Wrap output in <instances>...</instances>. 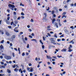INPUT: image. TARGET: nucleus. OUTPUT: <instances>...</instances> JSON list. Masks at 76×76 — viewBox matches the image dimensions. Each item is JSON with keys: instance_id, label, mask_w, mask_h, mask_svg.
Wrapping results in <instances>:
<instances>
[{"instance_id": "25", "label": "nucleus", "mask_w": 76, "mask_h": 76, "mask_svg": "<svg viewBox=\"0 0 76 76\" xmlns=\"http://www.w3.org/2000/svg\"><path fill=\"white\" fill-rule=\"evenodd\" d=\"M21 15H22V16H24L25 15V14H24V13L23 12H21Z\"/></svg>"}, {"instance_id": "43", "label": "nucleus", "mask_w": 76, "mask_h": 76, "mask_svg": "<svg viewBox=\"0 0 76 76\" xmlns=\"http://www.w3.org/2000/svg\"><path fill=\"white\" fill-rule=\"evenodd\" d=\"M19 72H20L21 71H22V69L21 68H20L19 70Z\"/></svg>"}, {"instance_id": "10", "label": "nucleus", "mask_w": 76, "mask_h": 76, "mask_svg": "<svg viewBox=\"0 0 76 76\" xmlns=\"http://www.w3.org/2000/svg\"><path fill=\"white\" fill-rule=\"evenodd\" d=\"M7 72L8 73H11V71L9 69H7Z\"/></svg>"}, {"instance_id": "12", "label": "nucleus", "mask_w": 76, "mask_h": 76, "mask_svg": "<svg viewBox=\"0 0 76 76\" xmlns=\"http://www.w3.org/2000/svg\"><path fill=\"white\" fill-rule=\"evenodd\" d=\"M55 21H56V19H55V18L53 19L52 21V23H54V22Z\"/></svg>"}, {"instance_id": "9", "label": "nucleus", "mask_w": 76, "mask_h": 76, "mask_svg": "<svg viewBox=\"0 0 76 76\" xmlns=\"http://www.w3.org/2000/svg\"><path fill=\"white\" fill-rule=\"evenodd\" d=\"M67 49H63L61 50V51L63 52L64 51H66Z\"/></svg>"}, {"instance_id": "36", "label": "nucleus", "mask_w": 76, "mask_h": 76, "mask_svg": "<svg viewBox=\"0 0 76 76\" xmlns=\"http://www.w3.org/2000/svg\"><path fill=\"white\" fill-rule=\"evenodd\" d=\"M29 38H32V37L31 35L29 36Z\"/></svg>"}, {"instance_id": "5", "label": "nucleus", "mask_w": 76, "mask_h": 76, "mask_svg": "<svg viewBox=\"0 0 76 76\" xmlns=\"http://www.w3.org/2000/svg\"><path fill=\"white\" fill-rule=\"evenodd\" d=\"M5 58L6 59H7V60H10V59H11V57L9 56H5Z\"/></svg>"}, {"instance_id": "18", "label": "nucleus", "mask_w": 76, "mask_h": 76, "mask_svg": "<svg viewBox=\"0 0 76 76\" xmlns=\"http://www.w3.org/2000/svg\"><path fill=\"white\" fill-rule=\"evenodd\" d=\"M0 48H1V49H3V46L2 45H1L0 46Z\"/></svg>"}, {"instance_id": "24", "label": "nucleus", "mask_w": 76, "mask_h": 76, "mask_svg": "<svg viewBox=\"0 0 76 76\" xmlns=\"http://www.w3.org/2000/svg\"><path fill=\"white\" fill-rule=\"evenodd\" d=\"M45 38H46V37H43V41H45Z\"/></svg>"}, {"instance_id": "8", "label": "nucleus", "mask_w": 76, "mask_h": 76, "mask_svg": "<svg viewBox=\"0 0 76 76\" xmlns=\"http://www.w3.org/2000/svg\"><path fill=\"white\" fill-rule=\"evenodd\" d=\"M17 67H19V66H17V67L15 69H14L15 72H18V69H17Z\"/></svg>"}, {"instance_id": "40", "label": "nucleus", "mask_w": 76, "mask_h": 76, "mask_svg": "<svg viewBox=\"0 0 76 76\" xmlns=\"http://www.w3.org/2000/svg\"><path fill=\"white\" fill-rule=\"evenodd\" d=\"M42 48L43 49H44V48H45V46H44V45H43L42 46Z\"/></svg>"}, {"instance_id": "11", "label": "nucleus", "mask_w": 76, "mask_h": 76, "mask_svg": "<svg viewBox=\"0 0 76 76\" xmlns=\"http://www.w3.org/2000/svg\"><path fill=\"white\" fill-rule=\"evenodd\" d=\"M69 43H72V44H75V42L73 41V40H71L69 42Z\"/></svg>"}, {"instance_id": "34", "label": "nucleus", "mask_w": 76, "mask_h": 76, "mask_svg": "<svg viewBox=\"0 0 76 76\" xmlns=\"http://www.w3.org/2000/svg\"><path fill=\"white\" fill-rule=\"evenodd\" d=\"M12 67L13 68H15V67H16V65H13L12 66Z\"/></svg>"}, {"instance_id": "22", "label": "nucleus", "mask_w": 76, "mask_h": 76, "mask_svg": "<svg viewBox=\"0 0 76 76\" xmlns=\"http://www.w3.org/2000/svg\"><path fill=\"white\" fill-rule=\"evenodd\" d=\"M1 44H3L4 43V40H2L0 42Z\"/></svg>"}, {"instance_id": "45", "label": "nucleus", "mask_w": 76, "mask_h": 76, "mask_svg": "<svg viewBox=\"0 0 76 76\" xmlns=\"http://www.w3.org/2000/svg\"><path fill=\"white\" fill-rule=\"evenodd\" d=\"M28 66H32V64H31V63H29L28 64Z\"/></svg>"}, {"instance_id": "6", "label": "nucleus", "mask_w": 76, "mask_h": 76, "mask_svg": "<svg viewBox=\"0 0 76 76\" xmlns=\"http://www.w3.org/2000/svg\"><path fill=\"white\" fill-rule=\"evenodd\" d=\"M46 57L48 59H51L52 58L50 56L47 55L46 56Z\"/></svg>"}, {"instance_id": "35", "label": "nucleus", "mask_w": 76, "mask_h": 76, "mask_svg": "<svg viewBox=\"0 0 76 76\" xmlns=\"http://www.w3.org/2000/svg\"><path fill=\"white\" fill-rule=\"evenodd\" d=\"M25 55V53H23L22 54V56H24Z\"/></svg>"}, {"instance_id": "13", "label": "nucleus", "mask_w": 76, "mask_h": 76, "mask_svg": "<svg viewBox=\"0 0 76 76\" xmlns=\"http://www.w3.org/2000/svg\"><path fill=\"white\" fill-rule=\"evenodd\" d=\"M55 25L56 26V28H58V23H56L55 24Z\"/></svg>"}, {"instance_id": "37", "label": "nucleus", "mask_w": 76, "mask_h": 76, "mask_svg": "<svg viewBox=\"0 0 76 76\" xmlns=\"http://www.w3.org/2000/svg\"><path fill=\"white\" fill-rule=\"evenodd\" d=\"M12 56H13V57H15V53H12Z\"/></svg>"}, {"instance_id": "52", "label": "nucleus", "mask_w": 76, "mask_h": 76, "mask_svg": "<svg viewBox=\"0 0 76 76\" xmlns=\"http://www.w3.org/2000/svg\"><path fill=\"white\" fill-rule=\"evenodd\" d=\"M14 49L15 51H18V49H17V48H14Z\"/></svg>"}, {"instance_id": "49", "label": "nucleus", "mask_w": 76, "mask_h": 76, "mask_svg": "<svg viewBox=\"0 0 76 76\" xmlns=\"http://www.w3.org/2000/svg\"><path fill=\"white\" fill-rule=\"evenodd\" d=\"M60 37H64V34L61 35L60 36Z\"/></svg>"}, {"instance_id": "48", "label": "nucleus", "mask_w": 76, "mask_h": 76, "mask_svg": "<svg viewBox=\"0 0 76 76\" xmlns=\"http://www.w3.org/2000/svg\"><path fill=\"white\" fill-rule=\"evenodd\" d=\"M20 17H19L18 18H17L18 20H20Z\"/></svg>"}, {"instance_id": "54", "label": "nucleus", "mask_w": 76, "mask_h": 76, "mask_svg": "<svg viewBox=\"0 0 76 76\" xmlns=\"http://www.w3.org/2000/svg\"><path fill=\"white\" fill-rule=\"evenodd\" d=\"M25 40H26V41H27L28 40V39H27V37H25Z\"/></svg>"}, {"instance_id": "44", "label": "nucleus", "mask_w": 76, "mask_h": 76, "mask_svg": "<svg viewBox=\"0 0 76 76\" xmlns=\"http://www.w3.org/2000/svg\"><path fill=\"white\" fill-rule=\"evenodd\" d=\"M54 11L53 10L52 11V14H54Z\"/></svg>"}, {"instance_id": "28", "label": "nucleus", "mask_w": 76, "mask_h": 76, "mask_svg": "<svg viewBox=\"0 0 76 76\" xmlns=\"http://www.w3.org/2000/svg\"><path fill=\"white\" fill-rule=\"evenodd\" d=\"M54 9L56 10H57V8L56 7H54Z\"/></svg>"}, {"instance_id": "58", "label": "nucleus", "mask_w": 76, "mask_h": 76, "mask_svg": "<svg viewBox=\"0 0 76 76\" xmlns=\"http://www.w3.org/2000/svg\"><path fill=\"white\" fill-rule=\"evenodd\" d=\"M56 64V62H55L54 61L53 62L52 64Z\"/></svg>"}, {"instance_id": "29", "label": "nucleus", "mask_w": 76, "mask_h": 76, "mask_svg": "<svg viewBox=\"0 0 76 76\" xmlns=\"http://www.w3.org/2000/svg\"><path fill=\"white\" fill-rule=\"evenodd\" d=\"M57 41L58 42H59V41H61V39H58L57 40Z\"/></svg>"}, {"instance_id": "7", "label": "nucleus", "mask_w": 76, "mask_h": 76, "mask_svg": "<svg viewBox=\"0 0 76 76\" xmlns=\"http://www.w3.org/2000/svg\"><path fill=\"white\" fill-rule=\"evenodd\" d=\"M15 38V35H13L11 37V39H12V40H13Z\"/></svg>"}, {"instance_id": "30", "label": "nucleus", "mask_w": 76, "mask_h": 76, "mask_svg": "<svg viewBox=\"0 0 76 76\" xmlns=\"http://www.w3.org/2000/svg\"><path fill=\"white\" fill-rule=\"evenodd\" d=\"M33 71V68H31V69H30V72H32Z\"/></svg>"}, {"instance_id": "14", "label": "nucleus", "mask_w": 76, "mask_h": 76, "mask_svg": "<svg viewBox=\"0 0 76 76\" xmlns=\"http://www.w3.org/2000/svg\"><path fill=\"white\" fill-rule=\"evenodd\" d=\"M6 35L7 36H9V35H10V34L8 32H6Z\"/></svg>"}, {"instance_id": "15", "label": "nucleus", "mask_w": 76, "mask_h": 76, "mask_svg": "<svg viewBox=\"0 0 76 76\" xmlns=\"http://www.w3.org/2000/svg\"><path fill=\"white\" fill-rule=\"evenodd\" d=\"M6 22L7 24H9V23H10V22L9 21H7V20H6Z\"/></svg>"}, {"instance_id": "26", "label": "nucleus", "mask_w": 76, "mask_h": 76, "mask_svg": "<svg viewBox=\"0 0 76 76\" xmlns=\"http://www.w3.org/2000/svg\"><path fill=\"white\" fill-rule=\"evenodd\" d=\"M31 41H35V42H37V40H36V39H31Z\"/></svg>"}, {"instance_id": "53", "label": "nucleus", "mask_w": 76, "mask_h": 76, "mask_svg": "<svg viewBox=\"0 0 76 76\" xmlns=\"http://www.w3.org/2000/svg\"><path fill=\"white\" fill-rule=\"evenodd\" d=\"M62 41H65V39L64 38H63L62 39Z\"/></svg>"}, {"instance_id": "23", "label": "nucleus", "mask_w": 76, "mask_h": 76, "mask_svg": "<svg viewBox=\"0 0 76 76\" xmlns=\"http://www.w3.org/2000/svg\"><path fill=\"white\" fill-rule=\"evenodd\" d=\"M21 6H24V4H23L22 3H20V5Z\"/></svg>"}, {"instance_id": "4", "label": "nucleus", "mask_w": 76, "mask_h": 76, "mask_svg": "<svg viewBox=\"0 0 76 76\" xmlns=\"http://www.w3.org/2000/svg\"><path fill=\"white\" fill-rule=\"evenodd\" d=\"M70 47H69V50H68V51H69V52H71V51H73L72 50H71V48H72V45H69Z\"/></svg>"}, {"instance_id": "60", "label": "nucleus", "mask_w": 76, "mask_h": 76, "mask_svg": "<svg viewBox=\"0 0 76 76\" xmlns=\"http://www.w3.org/2000/svg\"><path fill=\"white\" fill-rule=\"evenodd\" d=\"M21 67H22V68H24V65H21Z\"/></svg>"}, {"instance_id": "47", "label": "nucleus", "mask_w": 76, "mask_h": 76, "mask_svg": "<svg viewBox=\"0 0 76 76\" xmlns=\"http://www.w3.org/2000/svg\"><path fill=\"white\" fill-rule=\"evenodd\" d=\"M59 11H60V12H61L62 11V9H59Z\"/></svg>"}, {"instance_id": "39", "label": "nucleus", "mask_w": 76, "mask_h": 76, "mask_svg": "<svg viewBox=\"0 0 76 76\" xmlns=\"http://www.w3.org/2000/svg\"><path fill=\"white\" fill-rule=\"evenodd\" d=\"M56 13H58V10H56Z\"/></svg>"}, {"instance_id": "33", "label": "nucleus", "mask_w": 76, "mask_h": 76, "mask_svg": "<svg viewBox=\"0 0 76 76\" xmlns=\"http://www.w3.org/2000/svg\"><path fill=\"white\" fill-rule=\"evenodd\" d=\"M63 4H66V1H64L63 3Z\"/></svg>"}, {"instance_id": "3", "label": "nucleus", "mask_w": 76, "mask_h": 76, "mask_svg": "<svg viewBox=\"0 0 76 76\" xmlns=\"http://www.w3.org/2000/svg\"><path fill=\"white\" fill-rule=\"evenodd\" d=\"M18 27H15V28L14 29V31L15 32H19V31L18 30H16L18 28H19V25L18 24Z\"/></svg>"}, {"instance_id": "38", "label": "nucleus", "mask_w": 76, "mask_h": 76, "mask_svg": "<svg viewBox=\"0 0 76 76\" xmlns=\"http://www.w3.org/2000/svg\"><path fill=\"white\" fill-rule=\"evenodd\" d=\"M27 48H29V44H28L27 45Z\"/></svg>"}, {"instance_id": "59", "label": "nucleus", "mask_w": 76, "mask_h": 76, "mask_svg": "<svg viewBox=\"0 0 76 76\" xmlns=\"http://www.w3.org/2000/svg\"><path fill=\"white\" fill-rule=\"evenodd\" d=\"M66 12H64L62 14V15H66Z\"/></svg>"}, {"instance_id": "20", "label": "nucleus", "mask_w": 76, "mask_h": 76, "mask_svg": "<svg viewBox=\"0 0 76 76\" xmlns=\"http://www.w3.org/2000/svg\"><path fill=\"white\" fill-rule=\"evenodd\" d=\"M1 34H2V35L4 34V32L3 31H2L0 29V33H1Z\"/></svg>"}, {"instance_id": "46", "label": "nucleus", "mask_w": 76, "mask_h": 76, "mask_svg": "<svg viewBox=\"0 0 76 76\" xmlns=\"http://www.w3.org/2000/svg\"><path fill=\"white\" fill-rule=\"evenodd\" d=\"M10 19V17H8L7 18V20H9V19Z\"/></svg>"}, {"instance_id": "32", "label": "nucleus", "mask_w": 76, "mask_h": 76, "mask_svg": "<svg viewBox=\"0 0 76 76\" xmlns=\"http://www.w3.org/2000/svg\"><path fill=\"white\" fill-rule=\"evenodd\" d=\"M8 27L9 29H11V28H12V26H8Z\"/></svg>"}, {"instance_id": "17", "label": "nucleus", "mask_w": 76, "mask_h": 76, "mask_svg": "<svg viewBox=\"0 0 76 76\" xmlns=\"http://www.w3.org/2000/svg\"><path fill=\"white\" fill-rule=\"evenodd\" d=\"M14 23H15V24H17L18 23V21L17 20H15L14 21Z\"/></svg>"}, {"instance_id": "51", "label": "nucleus", "mask_w": 76, "mask_h": 76, "mask_svg": "<svg viewBox=\"0 0 76 76\" xmlns=\"http://www.w3.org/2000/svg\"><path fill=\"white\" fill-rule=\"evenodd\" d=\"M10 45L11 47L13 45H12V43H10Z\"/></svg>"}, {"instance_id": "42", "label": "nucleus", "mask_w": 76, "mask_h": 76, "mask_svg": "<svg viewBox=\"0 0 76 76\" xmlns=\"http://www.w3.org/2000/svg\"><path fill=\"white\" fill-rule=\"evenodd\" d=\"M0 58L1 59H3V57L2 56H0Z\"/></svg>"}, {"instance_id": "50", "label": "nucleus", "mask_w": 76, "mask_h": 76, "mask_svg": "<svg viewBox=\"0 0 76 76\" xmlns=\"http://www.w3.org/2000/svg\"><path fill=\"white\" fill-rule=\"evenodd\" d=\"M71 0H67L66 1V3H69L70 1Z\"/></svg>"}, {"instance_id": "57", "label": "nucleus", "mask_w": 76, "mask_h": 76, "mask_svg": "<svg viewBox=\"0 0 76 76\" xmlns=\"http://www.w3.org/2000/svg\"><path fill=\"white\" fill-rule=\"evenodd\" d=\"M21 18H22V19H24V16H21Z\"/></svg>"}, {"instance_id": "55", "label": "nucleus", "mask_w": 76, "mask_h": 76, "mask_svg": "<svg viewBox=\"0 0 76 76\" xmlns=\"http://www.w3.org/2000/svg\"><path fill=\"white\" fill-rule=\"evenodd\" d=\"M64 8H67V5H65L64 6Z\"/></svg>"}, {"instance_id": "41", "label": "nucleus", "mask_w": 76, "mask_h": 76, "mask_svg": "<svg viewBox=\"0 0 76 76\" xmlns=\"http://www.w3.org/2000/svg\"><path fill=\"white\" fill-rule=\"evenodd\" d=\"M31 22H34V20H33V19H31Z\"/></svg>"}, {"instance_id": "21", "label": "nucleus", "mask_w": 76, "mask_h": 76, "mask_svg": "<svg viewBox=\"0 0 76 76\" xmlns=\"http://www.w3.org/2000/svg\"><path fill=\"white\" fill-rule=\"evenodd\" d=\"M51 43H52V44H53L54 42H55V41L54 40H51Z\"/></svg>"}, {"instance_id": "63", "label": "nucleus", "mask_w": 76, "mask_h": 76, "mask_svg": "<svg viewBox=\"0 0 76 76\" xmlns=\"http://www.w3.org/2000/svg\"><path fill=\"white\" fill-rule=\"evenodd\" d=\"M23 72H24V73H25V72H26V70L24 69L23 71Z\"/></svg>"}, {"instance_id": "1", "label": "nucleus", "mask_w": 76, "mask_h": 76, "mask_svg": "<svg viewBox=\"0 0 76 76\" xmlns=\"http://www.w3.org/2000/svg\"><path fill=\"white\" fill-rule=\"evenodd\" d=\"M8 7L11 8V9L12 10H14V8L15 7V6L13 4H10L8 5Z\"/></svg>"}, {"instance_id": "19", "label": "nucleus", "mask_w": 76, "mask_h": 76, "mask_svg": "<svg viewBox=\"0 0 76 76\" xmlns=\"http://www.w3.org/2000/svg\"><path fill=\"white\" fill-rule=\"evenodd\" d=\"M32 68V67H31L30 68H29V67H28L27 68V70H28V71H29L30 70V69Z\"/></svg>"}, {"instance_id": "64", "label": "nucleus", "mask_w": 76, "mask_h": 76, "mask_svg": "<svg viewBox=\"0 0 76 76\" xmlns=\"http://www.w3.org/2000/svg\"><path fill=\"white\" fill-rule=\"evenodd\" d=\"M31 35L32 36H33V37L34 36V33H32L31 34Z\"/></svg>"}, {"instance_id": "27", "label": "nucleus", "mask_w": 76, "mask_h": 76, "mask_svg": "<svg viewBox=\"0 0 76 76\" xmlns=\"http://www.w3.org/2000/svg\"><path fill=\"white\" fill-rule=\"evenodd\" d=\"M39 41H40V43L42 44V45H43V42H42V40H40Z\"/></svg>"}, {"instance_id": "16", "label": "nucleus", "mask_w": 76, "mask_h": 76, "mask_svg": "<svg viewBox=\"0 0 76 76\" xmlns=\"http://www.w3.org/2000/svg\"><path fill=\"white\" fill-rule=\"evenodd\" d=\"M66 18V16L65 15H63L62 17V18L63 19V18Z\"/></svg>"}, {"instance_id": "2", "label": "nucleus", "mask_w": 76, "mask_h": 76, "mask_svg": "<svg viewBox=\"0 0 76 76\" xmlns=\"http://www.w3.org/2000/svg\"><path fill=\"white\" fill-rule=\"evenodd\" d=\"M44 15L45 17H44L43 18V22H45V21H47V19H46V17L47 16V13L44 12Z\"/></svg>"}, {"instance_id": "61", "label": "nucleus", "mask_w": 76, "mask_h": 76, "mask_svg": "<svg viewBox=\"0 0 76 76\" xmlns=\"http://www.w3.org/2000/svg\"><path fill=\"white\" fill-rule=\"evenodd\" d=\"M32 75H33V74H32V73H30V76H32Z\"/></svg>"}, {"instance_id": "31", "label": "nucleus", "mask_w": 76, "mask_h": 76, "mask_svg": "<svg viewBox=\"0 0 76 76\" xmlns=\"http://www.w3.org/2000/svg\"><path fill=\"white\" fill-rule=\"evenodd\" d=\"M13 23H13V21L11 22V25H12L13 24Z\"/></svg>"}, {"instance_id": "62", "label": "nucleus", "mask_w": 76, "mask_h": 76, "mask_svg": "<svg viewBox=\"0 0 76 76\" xmlns=\"http://www.w3.org/2000/svg\"><path fill=\"white\" fill-rule=\"evenodd\" d=\"M7 12H10V10H9V9H8L7 10Z\"/></svg>"}, {"instance_id": "56", "label": "nucleus", "mask_w": 76, "mask_h": 76, "mask_svg": "<svg viewBox=\"0 0 76 76\" xmlns=\"http://www.w3.org/2000/svg\"><path fill=\"white\" fill-rule=\"evenodd\" d=\"M48 36H49V37H50L51 36V35L50 34V33H48Z\"/></svg>"}]
</instances>
